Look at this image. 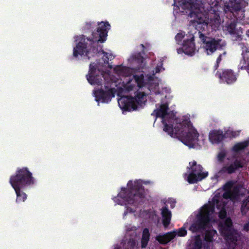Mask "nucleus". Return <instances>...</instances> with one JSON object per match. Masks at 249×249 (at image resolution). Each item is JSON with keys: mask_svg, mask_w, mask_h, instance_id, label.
<instances>
[{"mask_svg": "<svg viewBox=\"0 0 249 249\" xmlns=\"http://www.w3.org/2000/svg\"><path fill=\"white\" fill-rule=\"evenodd\" d=\"M199 39L204 49L208 55L213 54L217 50L222 49V45L220 44L221 41L220 39L208 36L205 34H200Z\"/></svg>", "mask_w": 249, "mask_h": 249, "instance_id": "7", "label": "nucleus"}, {"mask_svg": "<svg viewBox=\"0 0 249 249\" xmlns=\"http://www.w3.org/2000/svg\"><path fill=\"white\" fill-rule=\"evenodd\" d=\"M115 72L120 75L124 76H128L130 74V70L129 68L126 67L120 66H116L114 69Z\"/></svg>", "mask_w": 249, "mask_h": 249, "instance_id": "21", "label": "nucleus"}, {"mask_svg": "<svg viewBox=\"0 0 249 249\" xmlns=\"http://www.w3.org/2000/svg\"><path fill=\"white\" fill-rule=\"evenodd\" d=\"M247 35H248V36H249V31H248V32H247Z\"/></svg>", "mask_w": 249, "mask_h": 249, "instance_id": "49", "label": "nucleus"}, {"mask_svg": "<svg viewBox=\"0 0 249 249\" xmlns=\"http://www.w3.org/2000/svg\"><path fill=\"white\" fill-rule=\"evenodd\" d=\"M223 54H226V52H224Z\"/></svg>", "mask_w": 249, "mask_h": 249, "instance_id": "51", "label": "nucleus"}, {"mask_svg": "<svg viewBox=\"0 0 249 249\" xmlns=\"http://www.w3.org/2000/svg\"><path fill=\"white\" fill-rule=\"evenodd\" d=\"M190 167L188 168L191 170L187 177V181L189 183L193 184L206 178L208 175V172H202L203 167L200 164H197L196 161H193L192 164L189 162Z\"/></svg>", "mask_w": 249, "mask_h": 249, "instance_id": "8", "label": "nucleus"}, {"mask_svg": "<svg viewBox=\"0 0 249 249\" xmlns=\"http://www.w3.org/2000/svg\"><path fill=\"white\" fill-rule=\"evenodd\" d=\"M233 186V183L231 181H228L224 185V190L225 191H231V188Z\"/></svg>", "mask_w": 249, "mask_h": 249, "instance_id": "33", "label": "nucleus"}, {"mask_svg": "<svg viewBox=\"0 0 249 249\" xmlns=\"http://www.w3.org/2000/svg\"><path fill=\"white\" fill-rule=\"evenodd\" d=\"M194 38L193 34L187 36V38L184 39L182 43V47L177 50L178 53H184L186 54L193 55L196 50Z\"/></svg>", "mask_w": 249, "mask_h": 249, "instance_id": "12", "label": "nucleus"}, {"mask_svg": "<svg viewBox=\"0 0 249 249\" xmlns=\"http://www.w3.org/2000/svg\"><path fill=\"white\" fill-rule=\"evenodd\" d=\"M130 60L135 61L139 64V69H143L144 64H143L144 58L141 53H137L133 54L130 58Z\"/></svg>", "mask_w": 249, "mask_h": 249, "instance_id": "19", "label": "nucleus"}, {"mask_svg": "<svg viewBox=\"0 0 249 249\" xmlns=\"http://www.w3.org/2000/svg\"><path fill=\"white\" fill-rule=\"evenodd\" d=\"M127 186V188H122L118 195V197L123 200L124 205H131L137 207L142 204L145 191L142 183L138 180L134 182L129 180Z\"/></svg>", "mask_w": 249, "mask_h": 249, "instance_id": "5", "label": "nucleus"}, {"mask_svg": "<svg viewBox=\"0 0 249 249\" xmlns=\"http://www.w3.org/2000/svg\"><path fill=\"white\" fill-rule=\"evenodd\" d=\"M236 23L234 22H231L227 26V31L231 35H234L236 34Z\"/></svg>", "mask_w": 249, "mask_h": 249, "instance_id": "29", "label": "nucleus"}, {"mask_svg": "<svg viewBox=\"0 0 249 249\" xmlns=\"http://www.w3.org/2000/svg\"><path fill=\"white\" fill-rule=\"evenodd\" d=\"M9 182L13 188L25 190L35 183L32 173L26 167L18 168L15 175L11 176Z\"/></svg>", "mask_w": 249, "mask_h": 249, "instance_id": "6", "label": "nucleus"}, {"mask_svg": "<svg viewBox=\"0 0 249 249\" xmlns=\"http://www.w3.org/2000/svg\"><path fill=\"white\" fill-rule=\"evenodd\" d=\"M150 233L147 228H144L142 231V237L141 239V247L142 248L146 247L148 242L149 240Z\"/></svg>", "mask_w": 249, "mask_h": 249, "instance_id": "22", "label": "nucleus"}, {"mask_svg": "<svg viewBox=\"0 0 249 249\" xmlns=\"http://www.w3.org/2000/svg\"><path fill=\"white\" fill-rule=\"evenodd\" d=\"M189 16L191 18H194L192 20V22L196 26V29L198 31V35L199 37L200 34H203L208 27V23L203 18V14L200 12L199 9H196L195 10H191L189 13Z\"/></svg>", "mask_w": 249, "mask_h": 249, "instance_id": "10", "label": "nucleus"}, {"mask_svg": "<svg viewBox=\"0 0 249 249\" xmlns=\"http://www.w3.org/2000/svg\"><path fill=\"white\" fill-rule=\"evenodd\" d=\"M226 203L217 199H213V203L205 204L201 209L196 216L195 221L191 225L189 230L193 232H196L206 229L211 221V216L214 212L215 206L218 211L220 219H225L227 216L226 210Z\"/></svg>", "mask_w": 249, "mask_h": 249, "instance_id": "4", "label": "nucleus"}, {"mask_svg": "<svg viewBox=\"0 0 249 249\" xmlns=\"http://www.w3.org/2000/svg\"><path fill=\"white\" fill-rule=\"evenodd\" d=\"M243 50H242V56H245V53H249V48L247 46H245V48H243Z\"/></svg>", "mask_w": 249, "mask_h": 249, "instance_id": "40", "label": "nucleus"}, {"mask_svg": "<svg viewBox=\"0 0 249 249\" xmlns=\"http://www.w3.org/2000/svg\"><path fill=\"white\" fill-rule=\"evenodd\" d=\"M168 104H162L159 109H155L151 115L155 114L157 118H162L163 130L170 136L178 138L185 145L193 146L198 141L199 134L197 130L191 124L190 121L186 120L177 123L175 127L173 124H167L164 119L168 114Z\"/></svg>", "mask_w": 249, "mask_h": 249, "instance_id": "1", "label": "nucleus"}, {"mask_svg": "<svg viewBox=\"0 0 249 249\" xmlns=\"http://www.w3.org/2000/svg\"><path fill=\"white\" fill-rule=\"evenodd\" d=\"M133 87L132 86H128L126 88V89L127 91H131L133 89Z\"/></svg>", "mask_w": 249, "mask_h": 249, "instance_id": "45", "label": "nucleus"}, {"mask_svg": "<svg viewBox=\"0 0 249 249\" xmlns=\"http://www.w3.org/2000/svg\"><path fill=\"white\" fill-rule=\"evenodd\" d=\"M248 141H244L236 143L232 147V150L235 152H238L241 150H244L249 145Z\"/></svg>", "mask_w": 249, "mask_h": 249, "instance_id": "23", "label": "nucleus"}, {"mask_svg": "<svg viewBox=\"0 0 249 249\" xmlns=\"http://www.w3.org/2000/svg\"><path fill=\"white\" fill-rule=\"evenodd\" d=\"M141 45L142 46V47H144V46L143 44H141Z\"/></svg>", "mask_w": 249, "mask_h": 249, "instance_id": "50", "label": "nucleus"}, {"mask_svg": "<svg viewBox=\"0 0 249 249\" xmlns=\"http://www.w3.org/2000/svg\"><path fill=\"white\" fill-rule=\"evenodd\" d=\"M86 77L91 85H102L103 81L104 80V88H101L93 91L95 101L98 103L101 102L103 103H108L115 96L116 90L115 88L112 87L113 82L109 75L105 76L102 72L90 64L89 73Z\"/></svg>", "mask_w": 249, "mask_h": 249, "instance_id": "3", "label": "nucleus"}, {"mask_svg": "<svg viewBox=\"0 0 249 249\" xmlns=\"http://www.w3.org/2000/svg\"><path fill=\"white\" fill-rule=\"evenodd\" d=\"M145 94L143 92H137L134 97L132 96L126 97L121 99V103H124L123 108L126 110L131 109L136 110L138 106H141L145 102Z\"/></svg>", "mask_w": 249, "mask_h": 249, "instance_id": "9", "label": "nucleus"}, {"mask_svg": "<svg viewBox=\"0 0 249 249\" xmlns=\"http://www.w3.org/2000/svg\"><path fill=\"white\" fill-rule=\"evenodd\" d=\"M219 226L221 227L222 233L234 230L232 228L233 223L232 220L230 217L227 218L224 223L220 224Z\"/></svg>", "mask_w": 249, "mask_h": 249, "instance_id": "18", "label": "nucleus"}, {"mask_svg": "<svg viewBox=\"0 0 249 249\" xmlns=\"http://www.w3.org/2000/svg\"><path fill=\"white\" fill-rule=\"evenodd\" d=\"M184 3H190L191 0H183Z\"/></svg>", "mask_w": 249, "mask_h": 249, "instance_id": "48", "label": "nucleus"}, {"mask_svg": "<svg viewBox=\"0 0 249 249\" xmlns=\"http://www.w3.org/2000/svg\"><path fill=\"white\" fill-rule=\"evenodd\" d=\"M238 45L241 50H243V49H244L243 48H245V46H246L244 43L242 42L239 43Z\"/></svg>", "mask_w": 249, "mask_h": 249, "instance_id": "44", "label": "nucleus"}, {"mask_svg": "<svg viewBox=\"0 0 249 249\" xmlns=\"http://www.w3.org/2000/svg\"><path fill=\"white\" fill-rule=\"evenodd\" d=\"M129 244H130L131 247L133 248L135 246V242L134 240L129 241L128 243Z\"/></svg>", "mask_w": 249, "mask_h": 249, "instance_id": "42", "label": "nucleus"}, {"mask_svg": "<svg viewBox=\"0 0 249 249\" xmlns=\"http://www.w3.org/2000/svg\"><path fill=\"white\" fill-rule=\"evenodd\" d=\"M216 75L220 79L221 82L231 85L236 81L238 74L231 69H221L217 71Z\"/></svg>", "mask_w": 249, "mask_h": 249, "instance_id": "11", "label": "nucleus"}, {"mask_svg": "<svg viewBox=\"0 0 249 249\" xmlns=\"http://www.w3.org/2000/svg\"><path fill=\"white\" fill-rule=\"evenodd\" d=\"M222 54H220L218 56V57L217 58V59H216V62L217 63H220V62L222 60Z\"/></svg>", "mask_w": 249, "mask_h": 249, "instance_id": "43", "label": "nucleus"}, {"mask_svg": "<svg viewBox=\"0 0 249 249\" xmlns=\"http://www.w3.org/2000/svg\"><path fill=\"white\" fill-rule=\"evenodd\" d=\"M233 131L231 130H227L225 132V133L224 134L226 136V138H234V135H233Z\"/></svg>", "mask_w": 249, "mask_h": 249, "instance_id": "37", "label": "nucleus"}, {"mask_svg": "<svg viewBox=\"0 0 249 249\" xmlns=\"http://www.w3.org/2000/svg\"><path fill=\"white\" fill-rule=\"evenodd\" d=\"M101 52L103 54H104L103 59L104 63L106 64L108 63V61L109 59H113L114 58V56L112 54H109L103 50H102Z\"/></svg>", "mask_w": 249, "mask_h": 249, "instance_id": "30", "label": "nucleus"}, {"mask_svg": "<svg viewBox=\"0 0 249 249\" xmlns=\"http://www.w3.org/2000/svg\"><path fill=\"white\" fill-rule=\"evenodd\" d=\"M249 210V198L245 199L241 205V212L242 215H245Z\"/></svg>", "mask_w": 249, "mask_h": 249, "instance_id": "25", "label": "nucleus"}, {"mask_svg": "<svg viewBox=\"0 0 249 249\" xmlns=\"http://www.w3.org/2000/svg\"><path fill=\"white\" fill-rule=\"evenodd\" d=\"M213 239V236L211 233L209 232H207L205 234L204 239L207 242L212 241Z\"/></svg>", "mask_w": 249, "mask_h": 249, "instance_id": "34", "label": "nucleus"}, {"mask_svg": "<svg viewBox=\"0 0 249 249\" xmlns=\"http://www.w3.org/2000/svg\"><path fill=\"white\" fill-rule=\"evenodd\" d=\"M176 231L169 232L163 235H159L156 236V239L161 244H166L173 239L176 236Z\"/></svg>", "mask_w": 249, "mask_h": 249, "instance_id": "16", "label": "nucleus"}, {"mask_svg": "<svg viewBox=\"0 0 249 249\" xmlns=\"http://www.w3.org/2000/svg\"><path fill=\"white\" fill-rule=\"evenodd\" d=\"M96 26V24L95 22H87L84 27V30L85 31V32L88 31H92L94 28Z\"/></svg>", "mask_w": 249, "mask_h": 249, "instance_id": "28", "label": "nucleus"}, {"mask_svg": "<svg viewBox=\"0 0 249 249\" xmlns=\"http://www.w3.org/2000/svg\"><path fill=\"white\" fill-rule=\"evenodd\" d=\"M171 207L173 208L174 206H173V205H171Z\"/></svg>", "mask_w": 249, "mask_h": 249, "instance_id": "52", "label": "nucleus"}, {"mask_svg": "<svg viewBox=\"0 0 249 249\" xmlns=\"http://www.w3.org/2000/svg\"><path fill=\"white\" fill-rule=\"evenodd\" d=\"M219 64L220 63H217V62H216V64H215V65L214 66V70H216L218 69V68L219 67Z\"/></svg>", "mask_w": 249, "mask_h": 249, "instance_id": "46", "label": "nucleus"}, {"mask_svg": "<svg viewBox=\"0 0 249 249\" xmlns=\"http://www.w3.org/2000/svg\"><path fill=\"white\" fill-rule=\"evenodd\" d=\"M242 230L243 231L246 232L249 231V221L245 224Z\"/></svg>", "mask_w": 249, "mask_h": 249, "instance_id": "38", "label": "nucleus"}, {"mask_svg": "<svg viewBox=\"0 0 249 249\" xmlns=\"http://www.w3.org/2000/svg\"><path fill=\"white\" fill-rule=\"evenodd\" d=\"M225 138H226V136L221 130L214 129L211 131L209 133V139L212 143L218 144L221 142Z\"/></svg>", "mask_w": 249, "mask_h": 249, "instance_id": "14", "label": "nucleus"}, {"mask_svg": "<svg viewBox=\"0 0 249 249\" xmlns=\"http://www.w3.org/2000/svg\"><path fill=\"white\" fill-rule=\"evenodd\" d=\"M14 189L16 195V202L17 203H19L21 202H24L27 199V195L23 192L21 190L22 188H13Z\"/></svg>", "mask_w": 249, "mask_h": 249, "instance_id": "20", "label": "nucleus"}, {"mask_svg": "<svg viewBox=\"0 0 249 249\" xmlns=\"http://www.w3.org/2000/svg\"><path fill=\"white\" fill-rule=\"evenodd\" d=\"M187 231L184 227L179 229L177 233L176 232L177 234L179 236H184L187 234Z\"/></svg>", "mask_w": 249, "mask_h": 249, "instance_id": "32", "label": "nucleus"}, {"mask_svg": "<svg viewBox=\"0 0 249 249\" xmlns=\"http://www.w3.org/2000/svg\"><path fill=\"white\" fill-rule=\"evenodd\" d=\"M98 25L96 32H92L91 37H86L84 35L78 37L79 39L76 41L78 42L73 50L74 57H77L79 55L82 56L85 54L89 59L100 52L95 46V44L99 42L103 43L106 40L110 25L108 21H102L98 23Z\"/></svg>", "mask_w": 249, "mask_h": 249, "instance_id": "2", "label": "nucleus"}, {"mask_svg": "<svg viewBox=\"0 0 249 249\" xmlns=\"http://www.w3.org/2000/svg\"><path fill=\"white\" fill-rule=\"evenodd\" d=\"M195 245L196 247H197L198 249H200L202 247V243L200 240H196L195 241Z\"/></svg>", "mask_w": 249, "mask_h": 249, "instance_id": "39", "label": "nucleus"}, {"mask_svg": "<svg viewBox=\"0 0 249 249\" xmlns=\"http://www.w3.org/2000/svg\"><path fill=\"white\" fill-rule=\"evenodd\" d=\"M243 167V162L241 160L236 159L229 165L224 166L219 171V173L220 174L225 173L231 174L235 173L237 170L242 168Z\"/></svg>", "mask_w": 249, "mask_h": 249, "instance_id": "13", "label": "nucleus"}, {"mask_svg": "<svg viewBox=\"0 0 249 249\" xmlns=\"http://www.w3.org/2000/svg\"><path fill=\"white\" fill-rule=\"evenodd\" d=\"M126 212H124V214H126L128 212L134 213L135 212V210L133 209L132 208L126 207Z\"/></svg>", "mask_w": 249, "mask_h": 249, "instance_id": "41", "label": "nucleus"}, {"mask_svg": "<svg viewBox=\"0 0 249 249\" xmlns=\"http://www.w3.org/2000/svg\"><path fill=\"white\" fill-rule=\"evenodd\" d=\"M225 240L232 245L233 249L237 246L238 240V234L235 230L230 231L222 233Z\"/></svg>", "mask_w": 249, "mask_h": 249, "instance_id": "15", "label": "nucleus"}, {"mask_svg": "<svg viewBox=\"0 0 249 249\" xmlns=\"http://www.w3.org/2000/svg\"><path fill=\"white\" fill-rule=\"evenodd\" d=\"M134 78L137 83L138 86L139 88H142L145 85V82L144 80V76L142 74L140 75H134Z\"/></svg>", "mask_w": 249, "mask_h": 249, "instance_id": "26", "label": "nucleus"}, {"mask_svg": "<svg viewBox=\"0 0 249 249\" xmlns=\"http://www.w3.org/2000/svg\"><path fill=\"white\" fill-rule=\"evenodd\" d=\"M243 1L240 0H233L231 4L232 9L235 11H239L243 7Z\"/></svg>", "mask_w": 249, "mask_h": 249, "instance_id": "24", "label": "nucleus"}, {"mask_svg": "<svg viewBox=\"0 0 249 249\" xmlns=\"http://www.w3.org/2000/svg\"><path fill=\"white\" fill-rule=\"evenodd\" d=\"M162 217V224L164 227H167L170 224L171 219V212L166 207H163L161 209Z\"/></svg>", "mask_w": 249, "mask_h": 249, "instance_id": "17", "label": "nucleus"}, {"mask_svg": "<svg viewBox=\"0 0 249 249\" xmlns=\"http://www.w3.org/2000/svg\"><path fill=\"white\" fill-rule=\"evenodd\" d=\"M233 135H234V138L236 137L238 135V133L235 131H233Z\"/></svg>", "mask_w": 249, "mask_h": 249, "instance_id": "47", "label": "nucleus"}, {"mask_svg": "<svg viewBox=\"0 0 249 249\" xmlns=\"http://www.w3.org/2000/svg\"><path fill=\"white\" fill-rule=\"evenodd\" d=\"M232 196V193L231 191H225L223 194V197L226 199L231 198Z\"/></svg>", "mask_w": 249, "mask_h": 249, "instance_id": "35", "label": "nucleus"}, {"mask_svg": "<svg viewBox=\"0 0 249 249\" xmlns=\"http://www.w3.org/2000/svg\"><path fill=\"white\" fill-rule=\"evenodd\" d=\"M185 32H181L177 34L175 36V40L177 43L178 44H181L182 40L185 37Z\"/></svg>", "mask_w": 249, "mask_h": 249, "instance_id": "31", "label": "nucleus"}, {"mask_svg": "<svg viewBox=\"0 0 249 249\" xmlns=\"http://www.w3.org/2000/svg\"><path fill=\"white\" fill-rule=\"evenodd\" d=\"M226 156V154L225 153L223 152H220L218 153L217 155V158L219 161H222L224 160V159L225 158Z\"/></svg>", "mask_w": 249, "mask_h": 249, "instance_id": "36", "label": "nucleus"}, {"mask_svg": "<svg viewBox=\"0 0 249 249\" xmlns=\"http://www.w3.org/2000/svg\"><path fill=\"white\" fill-rule=\"evenodd\" d=\"M239 67L241 70H246L249 74V63L247 62L245 56H242Z\"/></svg>", "mask_w": 249, "mask_h": 249, "instance_id": "27", "label": "nucleus"}]
</instances>
